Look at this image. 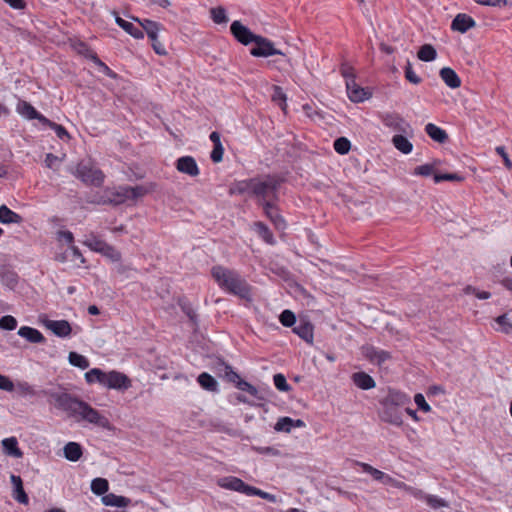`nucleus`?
Returning a JSON list of instances; mask_svg holds the SVG:
<instances>
[{
  "label": "nucleus",
  "instance_id": "nucleus-25",
  "mask_svg": "<svg viewBox=\"0 0 512 512\" xmlns=\"http://www.w3.org/2000/svg\"><path fill=\"white\" fill-rule=\"evenodd\" d=\"M254 183V178L236 181L233 183L229 188V194L230 195H243V194H249L252 196V186Z\"/></svg>",
  "mask_w": 512,
  "mask_h": 512
},
{
  "label": "nucleus",
  "instance_id": "nucleus-57",
  "mask_svg": "<svg viewBox=\"0 0 512 512\" xmlns=\"http://www.w3.org/2000/svg\"><path fill=\"white\" fill-rule=\"evenodd\" d=\"M414 402L417 405L418 409L423 412H429L431 410L430 405L426 402L425 397L421 393H417L414 396Z\"/></svg>",
  "mask_w": 512,
  "mask_h": 512
},
{
  "label": "nucleus",
  "instance_id": "nucleus-54",
  "mask_svg": "<svg viewBox=\"0 0 512 512\" xmlns=\"http://www.w3.org/2000/svg\"><path fill=\"white\" fill-rule=\"evenodd\" d=\"M435 166L433 164H424L417 166L414 169L413 174L414 175H420V176H430L434 172Z\"/></svg>",
  "mask_w": 512,
  "mask_h": 512
},
{
  "label": "nucleus",
  "instance_id": "nucleus-38",
  "mask_svg": "<svg viewBox=\"0 0 512 512\" xmlns=\"http://www.w3.org/2000/svg\"><path fill=\"white\" fill-rule=\"evenodd\" d=\"M256 231L259 234V236L268 244H274L275 239L273 236V233L269 229V227L264 224L263 222H256L255 223Z\"/></svg>",
  "mask_w": 512,
  "mask_h": 512
},
{
  "label": "nucleus",
  "instance_id": "nucleus-59",
  "mask_svg": "<svg viewBox=\"0 0 512 512\" xmlns=\"http://www.w3.org/2000/svg\"><path fill=\"white\" fill-rule=\"evenodd\" d=\"M224 371H225V376H226L227 380L234 383L235 385H237L238 381H240L242 379L239 376V374L236 373L235 371H233L232 367L229 365L225 364Z\"/></svg>",
  "mask_w": 512,
  "mask_h": 512
},
{
  "label": "nucleus",
  "instance_id": "nucleus-40",
  "mask_svg": "<svg viewBox=\"0 0 512 512\" xmlns=\"http://www.w3.org/2000/svg\"><path fill=\"white\" fill-rule=\"evenodd\" d=\"M68 359L71 365L81 369H87L90 365L89 360L77 352H70Z\"/></svg>",
  "mask_w": 512,
  "mask_h": 512
},
{
  "label": "nucleus",
  "instance_id": "nucleus-28",
  "mask_svg": "<svg viewBox=\"0 0 512 512\" xmlns=\"http://www.w3.org/2000/svg\"><path fill=\"white\" fill-rule=\"evenodd\" d=\"M3 451L6 455L21 458L23 456V452L18 447V441L15 437H9L2 440Z\"/></svg>",
  "mask_w": 512,
  "mask_h": 512
},
{
  "label": "nucleus",
  "instance_id": "nucleus-3",
  "mask_svg": "<svg viewBox=\"0 0 512 512\" xmlns=\"http://www.w3.org/2000/svg\"><path fill=\"white\" fill-rule=\"evenodd\" d=\"M282 182L283 179L276 175L254 177L252 196L257 199V204L261 207L264 206V202L278 201V190Z\"/></svg>",
  "mask_w": 512,
  "mask_h": 512
},
{
  "label": "nucleus",
  "instance_id": "nucleus-49",
  "mask_svg": "<svg viewBox=\"0 0 512 512\" xmlns=\"http://www.w3.org/2000/svg\"><path fill=\"white\" fill-rule=\"evenodd\" d=\"M275 387L282 392H287L291 389V386L287 383L285 376L281 373L275 374L273 377Z\"/></svg>",
  "mask_w": 512,
  "mask_h": 512
},
{
  "label": "nucleus",
  "instance_id": "nucleus-26",
  "mask_svg": "<svg viewBox=\"0 0 512 512\" xmlns=\"http://www.w3.org/2000/svg\"><path fill=\"white\" fill-rule=\"evenodd\" d=\"M352 381L358 388L363 390H370L376 386L375 380L365 372L353 373Z\"/></svg>",
  "mask_w": 512,
  "mask_h": 512
},
{
  "label": "nucleus",
  "instance_id": "nucleus-1",
  "mask_svg": "<svg viewBox=\"0 0 512 512\" xmlns=\"http://www.w3.org/2000/svg\"><path fill=\"white\" fill-rule=\"evenodd\" d=\"M44 394L54 401L57 409L64 411L69 418H73L77 422L85 421L102 428L109 426V420L105 416L76 396L67 392L44 391Z\"/></svg>",
  "mask_w": 512,
  "mask_h": 512
},
{
  "label": "nucleus",
  "instance_id": "nucleus-48",
  "mask_svg": "<svg viewBox=\"0 0 512 512\" xmlns=\"http://www.w3.org/2000/svg\"><path fill=\"white\" fill-rule=\"evenodd\" d=\"M292 428H293L292 427V418H290V417L279 418L274 426V429L276 431L287 432V433H289L292 430Z\"/></svg>",
  "mask_w": 512,
  "mask_h": 512
},
{
  "label": "nucleus",
  "instance_id": "nucleus-19",
  "mask_svg": "<svg viewBox=\"0 0 512 512\" xmlns=\"http://www.w3.org/2000/svg\"><path fill=\"white\" fill-rule=\"evenodd\" d=\"M313 330L312 323L305 319H300L293 327V332L309 344L313 342Z\"/></svg>",
  "mask_w": 512,
  "mask_h": 512
},
{
  "label": "nucleus",
  "instance_id": "nucleus-56",
  "mask_svg": "<svg viewBox=\"0 0 512 512\" xmlns=\"http://www.w3.org/2000/svg\"><path fill=\"white\" fill-rule=\"evenodd\" d=\"M102 254L109 257L113 261H119L121 259V253L108 243L106 244Z\"/></svg>",
  "mask_w": 512,
  "mask_h": 512
},
{
  "label": "nucleus",
  "instance_id": "nucleus-4",
  "mask_svg": "<svg viewBox=\"0 0 512 512\" xmlns=\"http://www.w3.org/2000/svg\"><path fill=\"white\" fill-rule=\"evenodd\" d=\"M147 193L148 190L142 185H137L135 187L124 185L115 188H106L103 192L102 199L103 203L121 205L127 200H136Z\"/></svg>",
  "mask_w": 512,
  "mask_h": 512
},
{
  "label": "nucleus",
  "instance_id": "nucleus-15",
  "mask_svg": "<svg viewBox=\"0 0 512 512\" xmlns=\"http://www.w3.org/2000/svg\"><path fill=\"white\" fill-rule=\"evenodd\" d=\"M176 169L191 177H196L200 173L198 165L192 156H183L178 158L176 161Z\"/></svg>",
  "mask_w": 512,
  "mask_h": 512
},
{
  "label": "nucleus",
  "instance_id": "nucleus-45",
  "mask_svg": "<svg viewBox=\"0 0 512 512\" xmlns=\"http://www.w3.org/2000/svg\"><path fill=\"white\" fill-rule=\"evenodd\" d=\"M333 147L337 153L345 155L349 152L351 143L347 138L339 137L334 141Z\"/></svg>",
  "mask_w": 512,
  "mask_h": 512
},
{
  "label": "nucleus",
  "instance_id": "nucleus-12",
  "mask_svg": "<svg viewBox=\"0 0 512 512\" xmlns=\"http://www.w3.org/2000/svg\"><path fill=\"white\" fill-rule=\"evenodd\" d=\"M380 119L384 126L397 132L406 133L410 128V125L397 113H383Z\"/></svg>",
  "mask_w": 512,
  "mask_h": 512
},
{
  "label": "nucleus",
  "instance_id": "nucleus-21",
  "mask_svg": "<svg viewBox=\"0 0 512 512\" xmlns=\"http://www.w3.org/2000/svg\"><path fill=\"white\" fill-rule=\"evenodd\" d=\"M18 280V274L11 267H0V281L5 287L14 290L18 284Z\"/></svg>",
  "mask_w": 512,
  "mask_h": 512
},
{
  "label": "nucleus",
  "instance_id": "nucleus-24",
  "mask_svg": "<svg viewBox=\"0 0 512 512\" xmlns=\"http://www.w3.org/2000/svg\"><path fill=\"white\" fill-rule=\"evenodd\" d=\"M18 335L25 338L30 343H44L46 340L39 330L29 326H22L18 330Z\"/></svg>",
  "mask_w": 512,
  "mask_h": 512
},
{
  "label": "nucleus",
  "instance_id": "nucleus-30",
  "mask_svg": "<svg viewBox=\"0 0 512 512\" xmlns=\"http://www.w3.org/2000/svg\"><path fill=\"white\" fill-rule=\"evenodd\" d=\"M63 451H64L65 458L72 462L78 461L82 457V454H83L82 447L77 442H68L64 446Z\"/></svg>",
  "mask_w": 512,
  "mask_h": 512
},
{
  "label": "nucleus",
  "instance_id": "nucleus-16",
  "mask_svg": "<svg viewBox=\"0 0 512 512\" xmlns=\"http://www.w3.org/2000/svg\"><path fill=\"white\" fill-rule=\"evenodd\" d=\"M363 353L371 363L377 364L379 366L391 358L390 352L377 349L372 345H367L364 347Z\"/></svg>",
  "mask_w": 512,
  "mask_h": 512
},
{
  "label": "nucleus",
  "instance_id": "nucleus-8",
  "mask_svg": "<svg viewBox=\"0 0 512 512\" xmlns=\"http://www.w3.org/2000/svg\"><path fill=\"white\" fill-rule=\"evenodd\" d=\"M380 412L381 420L395 426L403 424L402 411L400 407L393 403L390 398H386L382 403Z\"/></svg>",
  "mask_w": 512,
  "mask_h": 512
},
{
  "label": "nucleus",
  "instance_id": "nucleus-18",
  "mask_svg": "<svg viewBox=\"0 0 512 512\" xmlns=\"http://www.w3.org/2000/svg\"><path fill=\"white\" fill-rule=\"evenodd\" d=\"M476 26L475 20L464 13L457 14L451 23V29L460 33H465Z\"/></svg>",
  "mask_w": 512,
  "mask_h": 512
},
{
  "label": "nucleus",
  "instance_id": "nucleus-52",
  "mask_svg": "<svg viewBox=\"0 0 512 512\" xmlns=\"http://www.w3.org/2000/svg\"><path fill=\"white\" fill-rule=\"evenodd\" d=\"M236 387L241 390V391H245L247 392L248 394H250L251 396H254L256 397L257 394H258V390L255 386H253L252 384H250L249 382L241 379L240 381H238Z\"/></svg>",
  "mask_w": 512,
  "mask_h": 512
},
{
  "label": "nucleus",
  "instance_id": "nucleus-60",
  "mask_svg": "<svg viewBox=\"0 0 512 512\" xmlns=\"http://www.w3.org/2000/svg\"><path fill=\"white\" fill-rule=\"evenodd\" d=\"M50 129L54 130L57 137L61 140H66L70 138V135L67 132V130L60 124L54 122Z\"/></svg>",
  "mask_w": 512,
  "mask_h": 512
},
{
  "label": "nucleus",
  "instance_id": "nucleus-11",
  "mask_svg": "<svg viewBox=\"0 0 512 512\" xmlns=\"http://www.w3.org/2000/svg\"><path fill=\"white\" fill-rule=\"evenodd\" d=\"M277 201L264 202V206H261L266 217L273 223L277 230H284L286 228V221L280 214V210L276 205Z\"/></svg>",
  "mask_w": 512,
  "mask_h": 512
},
{
  "label": "nucleus",
  "instance_id": "nucleus-10",
  "mask_svg": "<svg viewBox=\"0 0 512 512\" xmlns=\"http://www.w3.org/2000/svg\"><path fill=\"white\" fill-rule=\"evenodd\" d=\"M230 32L239 43L245 46L253 43L258 36L239 20H235L231 23Z\"/></svg>",
  "mask_w": 512,
  "mask_h": 512
},
{
  "label": "nucleus",
  "instance_id": "nucleus-6",
  "mask_svg": "<svg viewBox=\"0 0 512 512\" xmlns=\"http://www.w3.org/2000/svg\"><path fill=\"white\" fill-rule=\"evenodd\" d=\"M75 176L87 185L99 187L103 184L105 175L90 162H80L76 166Z\"/></svg>",
  "mask_w": 512,
  "mask_h": 512
},
{
  "label": "nucleus",
  "instance_id": "nucleus-35",
  "mask_svg": "<svg viewBox=\"0 0 512 512\" xmlns=\"http://www.w3.org/2000/svg\"><path fill=\"white\" fill-rule=\"evenodd\" d=\"M392 143L396 149L404 154H409L413 149L412 143L403 135H394Z\"/></svg>",
  "mask_w": 512,
  "mask_h": 512
},
{
  "label": "nucleus",
  "instance_id": "nucleus-22",
  "mask_svg": "<svg viewBox=\"0 0 512 512\" xmlns=\"http://www.w3.org/2000/svg\"><path fill=\"white\" fill-rule=\"evenodd\" d=\"M132 19L140 24L143 29L142 31H145L149 39L157 37L159 31L163 29L162 24L150 19H140L137 17Z\"/></svg>",
  "mask_w": 512,
  "mask_h": 512
},
{
  "label": "nucleus",
  "instance_id": "nucleus-47",
  "mask_svg": "<svg viewBox=\"0 0 512 512\" xmlns=\"http://www.w3.org/2000/svg\"><path fill=\"white\" fill-rule=\"evenodd\" d=\"M280 323L285 327H292L296 323V316L291 310H284L279 317Z\"/></svg>",
  "mask_w": 512,
  "mask_h": 512
},
{
  "label": "nucleus",
  "instance_id": "nucleus-58",
  "mask_svg": "<svg viewBox=\"0 0 512 512\" xmlns=\"http://www.w3.org/2000/svg\"><path fill=\"white\" fill-rule=\"evenodd\" d=\"M340 72H341V75L345 78L346 84L348 83V80L355 79L354 69L348 63H343L341 65Z\"/></svg>",
  "mask_w": 512,
  "mask_h": 512
},
{
  "label": "nucleus",
  "instance_id": "nucleus-50",
  "mask_svg": "<svg viewBox=\"0 0 512 512\" xmlns=\"http://www.w3.org/2000/svg\"><path fill=\"white\" fill-rule=\"evenodd\" d=\"M17 327V320L11 315H5L0 318V328L3 330H14Z\"/></svg>",
  "mask_w": 512,
  "mask_h": 512
},
{
  "label": "nucleus",
  "instance_id": "nucleus-13",
  "mask_svg": "<svg viewBox=\"0 0 512 512\" xmlns=\"http://www.w3.org/2000/svg\"><path fill=\"white\" fill-rule=\"evenodd\" d=\"M360 466L362 467V470L365 473H369L376 481L382 482L384 484H390L397 488H402L406 486L403 482L396 481L388 474L374 468L373 466L367 463H360Z\"/></svg>",
  "mask_w": 512,
  "mask_h": 512
},
{
  "label": "nucleus",
  "instance_id": "nucleus-27",
  "mask_svg": "<svg viewBox=\"0 0 512 512\" xmlns=\"http://www.w3.org/2000/svg\"><path fill=\"white\" fill-rule=\"evenodd\" d=\"M439 75L448 87L452 89L460 87L461 79L453 69L444 67L440 70Z\"/></svg>",
  "mask_w": 512,
  "mask_h": 512
},
{
  "label": "nucleus",
  "instance_id": "nucleus-14",
  "mask_svg": "<svg viewBox=\"0 0 512 512\" xmlns=\"http://www.w3.org/2000/svg\"><path fill=\"white\" fill-rule=\"evenodd\" d=\"M346 89L349 99L355 103L363 102L371 96V93L367 89L359 86L355 79L348 80Z\"/></svg>",
  "mask_w": 512,
  "mask_h": 512
},
{
  "label": "nucleus",
  "instance_id": "nucleus-37",
  "mask_svg": "<svg viewBox=\"0 0 512 512\" xmlns=\"http://www.w3.org/2000/svg\"><path fill=\"white\" fill-rule=\"evenodd\" d=\"M73 48L74 50L84 56L85 58L91 60V61H95V59H97V54L89 47L88 44H86L85 42L83 41H77L74 45H73Z\"/></svg>",
  "mask_w": 512,
  "mask_h": 512
},
{
  "label": "nucleus",
  "instance_id": "nucleus-46",
  "mask_svg": "<svg viewBox=\"0 0 512 512\" xmlns=\"http://www.w3.org/2000/svg\"><path fill=\"white\" fill-rule=\"evenodd\" d=\"M278 55L281 56V58L268 61V65L274 66L279 70L285 69L287 66H291V60L285 52L282 51V54Z\"/></svg>",
  "mask_w": 512,
  "mask_h": 512
},
{
  "label": "nucleus",
  "instance_id": "nucleus-7",
  "mask_svg": "<svg viewBox=\"0 0 512 512\" xmlns=\"http://www.w3.org/2000/svg\"><path fill=\"white\" fill-rule=\"evenodd\" d=\"M253 43L255 46L250 49V54L254 57L267 58L275 54H282L281 50L275 48L274 42L261 35H258Z\"/></svg>",
  "mask_w": 512,
  "mask_h": 512
},
{
  "label": "nucleus",
  "instance_id": "nucleus-23",
  "mask_svg": "<svg viewBox=\"0 0 512 512\" xmlns=\"http://www.w3.org/2000/svg\"><path fill=\"white\" fill-rule=\"evenodd\" d=\"M112 13L115 16V22L117 23V25L121 27L126 33H128L135 39L144 38V32L141 29L134 26L133 23L122 19L116 11H113Z\"/></svg>",
  "mask_w": 512,
  "mask_h": 512
},
{
  "label": "nucleus",
  "instance_id": "nucleus-2",
  "mask_svg": "<svg viewBox=\"0 0 512 512\" xmlns=\"http://www.w3.org/2000/svg\"><path fill=\"white\" fill-rule=\"evenodd\" d=\"M211 276L224 292L244 300L251 299V286L237 270L215 265L211 268Z\"/></svg>",
  "mask_w": 512,
  "mask_h": 512
},
{
  "label": "nucleus",
  "instance_id": "nucleus-39",
  "mask_svg": "<svg viewBox=\"0 0 512 512\" xmlns=\"http://www.w3.org/2000/svg\"><path fill=\"white\" fill-rule=\"evenodd\" d=\"M104 377L105 372L100 368H93L85 373V380L88 384L99 383L102 385Z\"/></svg>",
  "mask_w": 512,
  "mask_h": 512
},
{
  "label": "nucleus",
  "instance_id": "nucleus-36",
  "mask_svg": "<svg viewBox=\"0 0 512 512\" xmlns=\"http://www.w3.org/2000/svg\"><path fill=\"white\" fill-rule=\"evenodd\" d=\"M417 56L421 61L430 62L436 59L437 51L431 44H424L420 47Z\"/></svg>",
  "mask_w": 512,
  "mask_h": 512
},
{
  "label": "nucleus",
  "instance_id": "nucleus-42",
  "mask_svg": "<svg viewBox=\"0 0 512 512\" xmlns=\"http://www.w3.org/2000/svg\"><path fill=\"white\" fill-rule=\"evenodd\" d=\"M210 16L213 22L216 24H225L229 20L226 14V10L221 6L211 8Z\"/></svg>",
  "mask_w": 512,
  "mask_h": 512
},
{
  "label": "nucleus",
  "instance_id": "nucleus-51",
  "mask_svg": "<svg viewBox=\"0 0 512 512\" xmlns=\"http://www.w3.org/2000/svg\"><path fill=\"white\" fill-rule=\"evenodd\" d=\"M425 500H426V503L434 509L447 506V503L444 499H442L438 496H435V495H426Z\"/></svg>",
  "mask_w": 512,
  "mask_h": 512
},
{
  "label": "nucleus",
  "instance_id": "nucleus-31",
  "mask_svg": "<svg viewBox=\"0 0 512 512\" xmlns=\"http://www.w3.org/2000/svg\"><path fill=\"white\" fill-rule=\"evenodd\" d=\"M23 218L18 213L12 211L6 205L0 206V222L3 224H20Z\"/></svg>",
  "mask_w": 512,
  "mask_h": 512
},
{
  "label": "nucleus",
  "instance_id": "nucleus-62",
  "mask_svg": "<svg viewBox=\"0 0 512 512\" xmlns=\"http://www.w3.org/2000/svg\"><path fill=\"white\" fill-rule=\"evenodd\" d=\"M0 389L3 391L12 392L14 390V383L9 377L0 374Z\"/></svg>",
  "mask_w": 512,
  "mask_h": 512
},
{
  "label": "nucleus",
  "instance_id": "nucleus-5",
  "mask_svg": "<svg viewBox=\"0 0 512 512\" xmlns=\"http://www.w3.org/2000/svg\"><path fill=\"white\" fill-rule=\"evenodd\" d=\"M221 488L243 493L247 496H258L268 502L275 503L276 496L265 492L257 487L246 484L242 479L235 476H228L218 480Z\"/></svg>",
  "mask_w": 512,
  "mask_h": 512
},
{
  "label": "nucleus",
  "instance_id": "nucleus-53",
  "mask_svg": "<svg viewBox=\"0 0 512 512\" xmlns=\"http://www.w3.org/2000/svg\"><path fill=\"white\" fill-rule=\"evenodd\" d=\"M405 78L413 84H419L421 82V78L413 71L410 61H407L405 66Z\"/></svg>",
  "mask_w": 512,
  "mask_h": 512
},
{
  "label": "nucleus",
  "instance_id": "nucleus-64",
  "mask_svg": "<svg viewBox=\"0 0 512 512\" xmlns=\"http://www.w3.org/2000/svg\"><path fill=\"white\" fill-rule=\"evenodd\" d=\"M45 165L48 167V168H51V169H56L55 166L57 163L60 162V159L58 158V156L52 154V153H48L46 154V157H45Z\"/></svg>",
  "mask_w": 512,
  "mask_h": 512
},
{
  "label": "nucleus",
  "instance_id": "nucleus-34",
  "mask_svg": "<svg viewBox=\"0 0 512 512\" xmlns=\"http://www.w3.org/2000/svg\"><path fill=\"white\" fill-rule=\"evenodd\" d=\"M197 381L200 384V386L207 391L215 392L218 390L217 381L215 380L214 377H212L210 374L206 372L201 373L198 376Z\"/></svg>",
  "mask_w": 512,
  "mask_h": 512
},
{
  "label": "nucleus",
  "instance_id": "nucleus-61",
  "mask_svg": "<svg viewBox=\"0 0 512 512\" xmlns=\"http://www.w3.org/2000/svg\"><path fill=\"white\" fill-rule=\"evenodd\" d=\"M94 63L100 68L101 72H103L106 76L115 79L117 74L111 70L104 62H102L99 57L95 59Z\"/></svg>",
  "mask_w": 512,
  "mask_h": 512
},
{
  "label": "nucleus",
  "instance_id": "nucleus-44",
  "mask_svg": "<svg viewBox=\"0 0 512 512\" xmlns=\"http://www.w3.org/2000/svg\"><path fill=\"white\" fill-rule=\"evenodd\" d=\"M433 179L435 183H440L442 181L462 182L464 180V176L459 173H443L434 174Z\"/></svg>",
  "mask_w": 512,
  "mask_h": 512
},
{
  "label": "nucleus",
  "instance_id": "nucleus-29",
  "mask_svg": "<svg viewBox=\"0 0 512 512\" xmlns=\"http://www.w3.org/2000/svg\"><path fill=\"white\" fill-rule=\"evenodd\" d=\"M425 132L432 140L441 144L445 143L448 139L446 131L433 123H428L425 126Z\"/></svg>",
  "mask_w": 512,
  "mask_h": 512
},
{
  "label": "nucleus",
  "instance_id": "nucleus-9",
  "mask_svg": "<svg viewBox=\"0 0 512 512\" xmlns=\"http://www.w3.org/2000/svg\"><path fill=\"white\" fill-rule=\"evenodd\" d=\"M130 378L119 371L112 370L105 372L104 382L102 386L108 389L127 390L131 387Z\"/></svg>",
  "mask_w": 512,
  "mask_h": 512
},
{
  "label": "nucleus",
  "instance_id": "nucleus-41",
  "mask_svg": "<svg viewBox=\"0 0 512 512\" xmlns=\"http://www.w3.org/2000/svg\"><path fill=\"white\" fill-rule=\"evenodd\" d=\"M108 489V481L104 478H95L91 482V490L96 495H104Z\"/></svg>",
  "mask_w": 512,
  "mask_h": 512
},
{
  "label": "nucleus",
  "instance_id": "nucleus-20",
  "mask_svg": "<svg viewBox=\"0 0 512 512\" xmlns=\"http://www.w3.org/2000/svg\"><path fill=\"white\" fill-rule=\"evenodd\" d=\"M46 327L58 337H67L71 334L72 328L66 320H48Z\"/></svg>",
  "mask_w": 512,
  "mask_h": 512
},
{
  "label": "nucleus",
  "instance_id": "nucleus-17",
  "mask_svg": "<svg viewBox=\"0 0 512 512\" xmlns=\"http://www.w3.org/2000/svg\"><path fill=\"white\" fill-rule=\"evenodd\" d=\"M10 481L13 486L12 496L20 504L27 505L29 503V497L26 494L22 478L18 475L11 474Z\"/></svg>",
  "mask_w": 512,
  "mask_h": 512
},
{
  "label": "nucleus",
  "instance_id": "nucleus-55",
  "mask_svg": "<svg viewBox=\"0 0 512 512\" xmlns=\"http://www.w3.org/2000/svg\"><path fill=\"white\" fill-rule=\"evenodd\" d=\"M223 154H224V148H223L222 144H215V145H213V150L210 154V158H211L212 162L219 163L223 159Z\"/></svg>",
  "mask_w": 512,
  "mask_h": 512
},
{
  "label": "nucleus",
  "instance_id": "nucleus-63",
  "mask_svg": "<svg viewBox=\"0 0 512 512\" xmlns=\"http://www.w3.org/2000/svg\"><path fill=\"white\" fill-rule=\"evenodd\" d=\"M152 42V48L154 52L158 55L164 56L167 54V51L164 47V45L158 40V36L154 39H150Z\"/></svg>",
  "mask_w": 512,
  "mask_h": 512
},
{
  "label": "nucleus",
  "instance_id": "nucleus-32",
  "mask_svg": "<svg viewBox=\"0 0 512 512\" xmlns=\"http://www.w3.org/2000/svg\"><path fill=\"white\" fill-rule=\"evenodd\" d=\"M102 502L106 506L126 507L130 503V499L109 493L102 497Z\"/></svg>",
  "mask_w": 512,
  "mask_h": 512
},
{
  "label": "nucleus",
  "instance_id": "nucleus-33",
  "mask_svg": "<svg viewBox=\"0 0 512 512\" xmlns=\"http://www.w3.org/2000/svg\"><path fill=\"white\" fill-rule=\"evenodd\" d=\"M16 111L29 120H34L38 113V111L29 102L24 100H19Z\"/></svg>",
  "mask_w": 512,
  "mask_h": 512
},
{
  "label": "nucleus",
  "instance_id": "nucleus-43",
  "mask_svg": "<svg viewBox=\"0 0 512 512\" xmlns=\"http://www.w3.org/2000/svg\"><path fill=\"white\" fill-rule=\"evenodd\" d=\"M84 244L88 246L91 250L102 253L107 243L97 238L95 235H90L89 238L84 242Z\"/></svg>",
  "mask_w": 512,
  "mask_h": 512
}]
</instances>
